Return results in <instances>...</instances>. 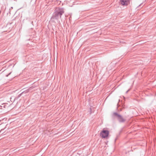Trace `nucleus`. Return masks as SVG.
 Segmentation results:
<instances>
[{"mask_svg":"<svg viewBox=\"0 0 156 156\" xmlns=\"http://www.w3.org/2000/svg\"><path fill=\"white\" fill-rule=\"evenodd\" d=\"M130 0H120V3L123 6H127L130 3Z\"/></svg>","mask_w":156,"mask_h":156,"instance_id":"3","label":"nucleus"},{"mask_svg":"<svg viewBox=\"0 0 156 156\" xmlns=\"http://www.w3.org/2000/svg\"><path fill=\"white\" fill-rule=\"evenodd\" d=\"M64 12L62 9L59 8H56L55 9V17L56 18H57V17L59 16L61 18V15Z\"/></svg>","mask_w":156,"mask_h":156,"instance_id":"1","label":"nucleus"},{"mask_svg":"<svg viewBox=\"0 0 156 156\" xmlns=\"http://www.w3.org/2000/svg\"><path fill=\"white\" fill-rule=\"evenodd\" d=\"M109 133L108 131L103 129L100 133V136L102 138H106L108 137Z\"/></svg>","mask_w":156,"mask_h":156,"instance_id":"2","label":"nucleus"},{"mask_svg":"<svg viewBox=\"0 0 156 156\" xmlns=\"http://www.w3.org/2000/svg\"><path fill=\"white\" fill-rule=\"evenodd\" d=\"M114 114L117 117L118 119L120 122H122L125 121V119L123 118L121 115L118 114L116 113H115Z\"/></svg>","mask_w":156,"mask_h":156,"instance_id":"4","label":"nucleus"}]
</instances>
